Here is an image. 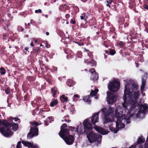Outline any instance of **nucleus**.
I'll list each match as a JSON object with an SVG mask.
<instances>
[{
	"label": "nucleus",
	"instance_id": "cd10ccee",
	"mask_svg": "<svg viewBox=\"0 0 148 148\" xmlns=\"http://www.w3.org/2000/svg\"><path fill=\"white\" fill-rule=\"evenodd\" d=\"M92 76L93 77L92 78V79L94 81L98 79V74L96 72L93 74V75H92Z\"/></svg>",
	"mask_w": 148,
	"mask_h": 148
},
{
	"label": "nucleus",
	"instance_id": "393cba45",
	"mask_svg": "<svg viewBox=\"0 0 148 148\" xmlns=\"http://www.w3.org/2000/svg\"><path fill=\"white\" fill-rule=\"evenodd\" d=\"M96 24V20L94 18H92L89 21V25L90 26H92L95 25Z\"/></svg>",
	"mask_w": 148,
	"mask_h": 148
},
{
	"label": "nucleus",
	"instance_id": "ea45409f",
	"mask_svg": "<svg viewBox=\"0 0 148 148\" xmlns=\"http://www.w3.org/2000/svg\"><path fill=\"white\" fill-rule=\"evenodd\" d=\"M0 73L2 75H4L5 73V71L3 67H1L0 69Z\"/></svg>",
	"mask_w": 148,
	"mask_h": 148
},
{
	"label": "nucleus",
	"instance_id": "864d4df0",
	"mask_svg": "<svg viewBox=\"0 0 148 148\" xmlns=\"http://www.w3.org/2000/svg\"><path fill=\"white\" fill-rule=\"evenodd\" d=\"M31 147V148H39L38 145H33V144Z\"/></svg>",
	"mask_w": 148,
	"mask_h": 148
},
{
	"label": "nucleus",
	"instance_id": "de8ad7c7",
	"mask_svg": "<svg viewBox=\"0 0 148 148\" xmlns=\"http://www.w3.org/2000/svg\"><path fill=\"white\" fill-rule=\"evenodd\" d=\"M80 27L81 28H87V26L85 24H81L80 25Z\"/></svg>",
	"mask_w": 148,
	"mask_h": 148
},
{
	"label": "nucleus",
	"instance_id": "b1692460",
	"mask_svg": "<svg viewBox=\"0 0 148 148\" xmlns=\"http://www.w3.org/2000/svg\"><path fill=\"white\" fill-rule=\"evenodd\" d=\"M22 143L25 146H27L29 147H31L32 146V143L29 142L22 141Z\"/></svg>",
	"mask_w": 148,
	"mask_h": 148
},
{
	"label": "nucleus",
	"instance_id": "f03ea898",
	"mask_svg": "<svg viewBox=\"0 0 148 148\" xmlns=\"http://www.w3.org/2000/svg\"><path fill=\"white\" fill-rule=\"evenodd\" d=\"M128 86L127 84L125 86L124 94L123 97V99L125 102L126 101L127 99H128L129 101L134 100V99L136 100L138 99L139 96L138 91H137L136 92L134 91L133 95H132V92L130 91L129 88H128Z\"/></svg>",
	"mask_w": 148,
	"mask_h": 148
},
{
	"label": "nucleus",
	"instance_id": "4be33fe9",
	"mask_svg": "<svg viewBox=\"0 0 148 148\" xmlns=\"http://www.w3.org/2000/svg\"><path fill=\"white\" fill-rule=\"evenodd\" d=\"M58 103V101L57 99H52L50 104V106L53 107L57 104Z\"/></svg>",
	"mask_w": 148,
	"mask_h": 148
},
{
	"label": "nucleus",
	"instance_id": "7ed1b4c3",
	"mask_svg": "<svg viewBox=\"0 0 148 148\" xmlns=\"http://www.w3.org/2000/svg\"><path fill=\"white\" fill-rule=\"evenodd\" d=\"M18 124L14 123H10L8 121L5 129V133H4L3 136L7 137L11 136L13 134L11 130V127H12V130L14 131H15L18 129Z\"/></svg>",
	"mask_w": 148,
	"mask_h": 148
},
{
	"label": "nucleus",
	"instance_id": "c03bdc74",
	"mask_svg": "<svg viewBox=\"0 0 148 148\" xmlns=\"http://www.w3.org/2000/svg\"><path fill=\"white\" fill-rule=\"evenodd\" d=\"M21 141H19L18 142L16 147V148H21Z\"/></svg>",
	"mask_w": 148,
	"mask_h": 148
},
{
	"label": "nucleus",
	"instance_id": "13d9d810",
	"mask_svg": "<svg viewBox=\"0 0 148 148\" xmlns=\"http://www.w3.org/2000/svg\"><path fill=\"white\" fill-rule=\"evenodd\" d=\"M43 65H44L43 64H42V65L40 66V68L41 69V70L42 71V72L44 71V68L43 67Z\"/></svg>",
	"mask_w": 148,
	"mask_h": 148
},
{
	"label": "nucleus",
	"instance_id": "f3484780",
	"mask_svg": "<svg viewBox=\"0 0 148 148\" xmlns=\"http://www.w3.org/2000/svg\"><path fill=\"white\" fill-rule=\"evenodd\" d=\"M51 90L53 97L54 98L56 97H57V95L59 94L58 89L55 88H53L51 89Z\"/></svg>",
	"mask_w": 148,
	"mask_h": 148
},
{
	"label": "nucleus",
	"instance_id": "2eb2a0df",
	"mask_svg": "<svg viewBox=\"0 0 148 148\" xmlns=\"http://www.w3.org/2000/svg\"><path fill=\"white\" fill-rule=\"evenodd\" d=\"M86 62H87V65L90 66V67L96 66V62L93 60L89 59Z\"/></svg>",
	"mask_w": 148,
	"mask_h": 148
},
{
	"label": "nucleus",
	"instance_id": "f8f14e48",
	"mask_svg": "<svg viewBox=\"0 0 148 148\" xmlns=\"http://www.w3.org/2000/svg\"><path fill=\"white\" fill-rule=\"evenodd\" d=\"M7 121V120H3L2 121L0 120V125L4 126L3 127L0 128V132L3 135L4 133H5V129Z\"/></svg>",
	"mask_w": 148,
	"mask_h": 148
},
{
	"label": "nucleus",
	"instance_id": "5fc2aeb1",
	"mask_svg": "<svg viewBox=\"0 0 148 148\" xmlns=\"http://www.w3.org/2000/svg\"><path fill=\"white\" fill-rule=\"evenodd\" d=\"M144 25L145 27V28L148 27V23H147L146 21H145L144 23Z\"/></svg>",
	"mask_w": 148,
	"mask_h": 148
},
{
	"label": "nucleus",
	"instance_id": "423d86ee",
	"mask_svg": "<svg viewBox=\"0 0 148 148\" xmlns=\"http://www.w3.org/2000/svg\"><path fill=\"white\" fill-rule=\"evenodd\" d=\"M115 116L117 118V120L116 122V127L118 128H123L125 126V125L122 123V121L123 119L122 116H120L119 113L116 112Z\"/></svg>",
	"mask_w": 148,
	"mask_h": 148
},
{
	"label": "nucleus",
	"instance_id": "f704fd0d",
	"mask_svg": "<svg viewBox=\"0 0 148 148\" xmlns=\"http://www.w3.org/2000/svg\"><path fill=\"white\" fill-rule=\"evenodd\" d=\"M30 97L29 94L27 92L24 97V101H28Z\"/></svg>",
	"mask_w": 148,
	"mask_h": 148
},
{
	"label": "nucleus",
	"instance_id": "c85d7f7f",
	"mask_svg": "<svg viewBox=\"0 0 148 148\" xmlns=\"http://www.w3.org/2000/svg\"><path fill=\"white\" fill-rule=\"evenodd\" d=\"M145 138H142L141 137H140L138 139L137 143L138 144H139L145 142Z\"/></svg>",
	"mask_w": 148,
	"mask_h": 148
},
{
	"label": "nucleus",
	"instance_id": "6e6552de",
	"mask_svg": "<svg viewBox=\"0 0 148 148\" xmlns=\"http://www.w3.org/2000/svg\"><path fill=\"white\" fill-rule=\"evenodd\" d=\"M99 113L100 112H99L97 113H94L91 118L88 119L89 122H90V121L89 119H91V122L93 125H95V123L98 122L99 119Z\"/></svg>",
	"mask_w": 148,
	"mask_h": 148
},
{
	"label": "nucleus",
	"instance_id": "a211bd4d",
	"mask_svg": "<svg viewBox=\"0 0 148 148\" xmlns=\"http://www.w3.org/2000/svg\"><path fill=\"white\" fill-rule=\"evenodd\" d=\"M45 79L49 84H51L52 82V77L50 74H47L45 78Z\"/></svg>",
	"mask_w": 148,
	"mask_h": 148
},
{
	"label": "nucleus",
	"instance_id": "37998d69",
	"mask_svg": "<svg viewBox=\"0 0 148 148\" xmlns=\"http://www.w3.org/2000/svg\"><path fill=\"white\" fill-rule=\"evenodd\" d=\"M145 112V110H139V111L138 112V113L137 114H136V117H138L139 115V113H144Z\"/></svg>",
	"mask_w": 148,
	"mask_h": 148
},
{
	"label": "nucleus",
	"instance_id": "9b49d317",
	"mask_svg": "<svg viewBox=\"0 0 148 148\" xmlns=\"http://www.w3.org/2000/svg\"><path fill=\"white\" fill-rule=\"evenodd\" d=\"M69 129L65 128L61 130L58 134L63 139L66 137L65 136L69 134Z\"/></svg>",
	"mask_w": 148,
	"mask_h": 148
},
{
	"label": "nucleus",
	"instance_id": "ddd939ff",
	"mask_svg": "<svg viewBox=\"0 0 148 148\" xmlns=\"http://www.w3.org/2000/svg\"><path fill=\"white\" fill-rule=\"evenodd\" d=\"M139 34H138L136 32H131L130 35L128 36V38L130 39H134L136 40H139Z\"/></svg>",
	"mask_w": 148,
	"mask_h": 148
},
{
	"label": "nucleus",
	"instance_id": "774afa93",
	"mask_svg": "<svg viewBox=\"0 0 148 148\" xmlns=\"http://www.w3.org/2000/svg\"><path fill=\"white\" fill-rule=\"evenodd\" d=\"M44 123H45V125H48V122L47 121V120H45L44 121Z\"/></svg>",
	"mask_w": 148,
	"mask_h": 148
},
{
	"label": "nucleus",
	"instance_id": "58836bf2",
	"mask_svg": "<svg viewBox=\"0 0 148 148\" xmlns=\"http://www.w3.org/2000/svg\"><path fill=\"white\" fill-rule=\"evenodd\" d=\"M116 53V51L115 50L111 49L109 51V54L113 56Z\"/></svg>",
	"mask_w": 148,
	"mask_h": 148
},
{
	"label": "nucleus",
	"instance_id": "20e7f679",
	"mask_svg": "<svg viewBox=\"0 0 148 148\" xmlns=\"http://www.w3.org/2000/svg\"><path fill=\"white\" fill-rule=\"evenodd\" d=\"M30 123L32 127L30 126V132L28 133L27 136V138L29 139L32 138L33 137L38 135V129L37 127L42 124L35 121L30 122Z\"/></svg>",
	"mask_w": 148,
	"mask_h": 148
},
{
	"label": "nucleus",
	"instance_id": "dca6fc26",
	"mask_svg": "<svg viewBox=\"0 0 148 148\" xmlns=\"http://www.w3.org/2000/svg\"><path fill=\"white\" fill-rule=\"evenodd\" d=\"M146 82V77L145 75H144L142 78V85L141 87V91L144 90L145 88Z\"/></svg>",
	"mask_w": 148,
	"mask_h": 148
},
{
	"label": "nucleus",
	"instance_id": "e2e57ef3",
	"mask_svg": "<svg viewBox=\"0 0 148 148\" xmlns=\"http://www.w3.org/2000/svg\"><path fill=\"white\" fill-rule=\"evenodd\" d=\"M132 40V41L133 42H134V43H137V42H139V40H134V39H131Z\"/></svg>",
	"mask_w": 148,
	"mask_h": 148
},
{
	"label": "nucleus",
	"instance_id": "4c0bfd02",
	"mask_svg": "<svg viewBox=\"0 0 148 148\" xmlns=\"http://www.w3.org/2000/svg\"><path fill=\"white\" fill-rule=\"evenodd\" d=\"M109 129L112 132L114 133H116L118 131V130H115L114 128L110 127H109Z\"/></svg>",
	"mask_w": 148,
	"mask_h": 148
},
{
	"label": "nucleus",
	"instance_id": "09e8293b",
	"mask_svg": "<svg viewBox=\"0 0 148 148\" xmlns=\"http://www.w3.org/2000/svg\"><path fill=\"white\" fill-rule=\"evenodd\" d=\"M42 12V10L41 9H39L38 10H35V13H41Z\"/></svg>",
	"mask_w": 148,
	"mask_h": 148
},
{
	"label": "nucleus",
	"instance_id": "473e14b6",
	"mask_svg": "<svg viewBox=\"0 0 148 148\" xmlns=\"http://www.w3.org/2000/svg\"><path fill=\"white\" fill-rule=\"evenodd\" d=\"M83 100L86 102H87L88 103L90 102V95L86 96L85 98H83Z\"/></svg>",
	"mask_w": 148,
	"mask_h": 148
},
{
	"label": "nucleus",
	"instance_id": "a878e982",
	"mask_svg": "<svg viewBox=\"0 0 148 148\" xmlns=\"http://www.w3.org/2000/svg\"><path fill=\"white\" fill-rule=\"evenodd\" d=\"M68 98L67 97L65 96L64 95H62L61 97H60V99L62 102H64L65 101H66L68 100Z\"/></svg>",
	"mask_w": 148,
	"mask_h": 148
},
{
	"label": "nucleus",
	"instance_id": "680f3d73",
	"mask_svg": "<svg viewBox=\"0 0 148 148\" xmlns=\"http://www.w3.org/2000/svg\"><path fill=\"white\" fill-rule=\"evenodd\" d=\"M75 10L77 12H78L79 11V8L77 6L75 7Z\"/></svg>",
	"mask_w": 148,
	"mask_h": 148
},
{
	"label": "nucleus",
	"instance_id": "bf43d9fd",
	"mask_svg": "<svg viewBox=\"0 0 148 148\" xmlns=\"http://www.w3.org/2000/svg\"><path fill=\"white\" fill-rule=\"evenodd\" d=\"M43 66L45 68L46 71H47V70H49V69L50 70H51L48 67V66H45V65H43Z\"/></svg>",
	"mask_w": 148,
	"mask_h": 148
},
{
	"label": "nucleus",
	"instance_id": "39448f33",
	"mask_svg": "<svg viewBox=\"0 0 148 148\" xmlns=\"http://www.w3.org/2000/svg\"><path fill=\"white\" fill-rule=\"evenodd\" d=\"M120 83L116 80L112 81L108 85L109 89L111 91L115 92L118 90L120 87Z\"/></svg>",
	"mask_w": 148,
	"mask_h": 148
},
{
	"label": "nucleus",
	"instance_id": "a18cd8bd",
	"mask_svg": "<svg viewBox=\"0 0 148 148\" xmlns=\"http://www.w3.org/2000/svg\"><path fill=\"white\" fill-rule=\"evenodd\" d=\"M67 126L66 123H64L62 124V125H61V126L60 127V129L61 130H63L64 128L67 127Z\"/></svg>",
	"mask_w": 148,
	"mask_h": 148
},
{
	"label": "nucleus",
	"instance_id": "9d476101",
	"mask_svg": "<svg viewBox=\"0 0 148 148\" xmlns=\"http://www.w3.org/2000/svg\"><path fill=\"white\" fill-rule=\"evenodd\" d=\"M94 128L98 132L103 135L107 134L109 132V131H106L101 127L96 125H95Z\"/></svg>",
	"mask_w": 148,
	"mask_h": 148
},
{
	"label": "nucleus",
	"instance_id": "0eeeda50",
	"mask_svg": "<svg viewBox=\"0 0 148 148\" xmlns=\"http://www.w3.org/2000/svg\"><path fill=\"white\" fill-rule=\"evenodd\" d=\"M107 98L108 104H111L115 102L117 99L116 96L109 91L107 92Z\"/></svg>",
	"mask_w": 148,
	"mask_h": 148
},
{
	"label": "nucleus",
	"instance_id": "49530a36",
	"mask_svg": "<svg viewBox=\"0 0 148 148\" xmlns=\"http://www.w3.org/2000/svg\"><path fill=\"white\" fill-rule=\"evenodd\" d=\"M18 29L19 32H23L24 31V29L21 26H18Z\"/></svg>",
	"mask_w": 148,
	"mask_h": 148
},
{
	"label": "nucleus",
	"instance_id": "5701e85b",
	"mask_svg": "<svg viewBox=\"0 0 148 148\" xmlns=\"http://www.w3.org/2000/svg\"><path fill=\"white\" fill-rule=\"evenodd\" d=\"M102 39L104 41L103 42V45L106 47H108V45L107 43V41L105 40L106 39V35H104L102 36Z\"/></svg>",
	"mask_w": 148,
	"mask_h": 148
},
{
	"label": "nucleus",
	"instance_id": "79ce46f5",
	"mask_svg": "<svg viewBox=\"0 0 148 148\" xmlns=\"http://www.w3.org/2000/svg\"><path fill=\"white\" fill-rule=\"evenodd\" d=\"M5 92L6 94H9L10 92V88L9 87L7 88L5 90Z\"/></svg>",
	"mask_w": 148,
	"mask_h": 148
},
{
	"label": "nucleus",
	"instance_id": "69168bd1",
	"mask_svg": "<svg viewBox=\"0 0 148 148\" xmlns=\"http://www.w3.org/2000/svg\"><path fill=\"white\" fill-rule=\"evenodd\" d=\"M3 38H4L5 39H6V38H6L7 36V34L6 33H4L3 34Z\"/></svg>",
	"mask_w": 148,
	"mask_h": 148
},
{
	"label": "nucleus",
	"instance_id": "6ab92c4d",
	"mask_svg": "<svg viewBox=\"0 0 148 148\" xmlns=\"http://www.w3.org/2000/svg\"><path fill=\"white\" fill-rule=\"evenodd\" d=\"M64 52L66 54H68L66 56V58L67 59H69L71 58V50L68 49H64Z\"/></svg>",
	"mask_w": 148,
	"mask_h": 148
},
{
	"label": "nucleus",
	"instance_id": "338daca9",
	"mask_svg": "<svg viewBox=\"0 0 148 148\" xmlns=\"http://www.w3.org/2000/svg\"><path fill=\"white\" fill-rule=\"evenodd\" d=\"M70 15L69 14H67L65 15V17L66 18H68L70 17Z\"/></svg>",
	"mask_w": 148,
	"mask_h": 148
},
{
	"label": "nucleus",
	"instance_id": "c756f323",
	"mask_svg": "<svg viewBox=\"0 0 148 148\" xmlns=\"http://www.w3.org/2000/svg\"><path fill=\"white\" fill-rule=\"evenodd\" d=\"M87 18V16L86 15V13H84L82 14V15L80 16V18L81 19L83 20L84 19L85 21H86V23H88V21H87L86 20V18Z\"/></svg>",
	"mask_w": 148,
	"mask_h": 148
},
{
	"label": "nucleus",
	"instance_id": "052dcab7",
	"mask_svg": "<svg viewBox=\"0 0 148 148\" xmlns=\"http://www.w3.org/2000/svg\"><path fill=\"white\" fill-rule=\"evenodd\" d=\"M143 6L145 9L148 10V5H145Z\"/></svg>",
	"mask_w": 148,
	"mask_h": 148
},
{
	"label": "nucleus",
	"instance_id": "2f4dec72",
	"mask_svg": "<svg viewBox=\"0 0 148 148\" xmlns=\"http://www.w3.org/2000/svg\"><path fill=\"white\" fill-rule=\"evenodd\" d=\"M33 50L38 54L40 51V47H34L33 48Z\"/></svg>",
	"mask_w": 148,
	"mask_h": 148
},
{
	"label": "nucleus",
	"instance_id": "0e129e2a",
	"mask_svg": "<svg viewBox=\"0 0 148 148\" xmlns=\"http://www.w3.org/2000/svg\"><path fill=\"white\" fill-rule=\"evenodd\" d=\"M68 127L71 130H73L75 129V127L71 126H68Z\"/></svg>",
	"mask_w": 148,
	"mask_h": 148
},
{
	"label": "nucleus",
	"instance_id": "a19ab883",
	"mask_svg": "<svg viewBox=\"0 0 148 148\" xmlns=\"http://www.w3.org/2000/svg\"><path fill=\"white\" fill-rule=\"evenodd\" d=\"M89 71L92 73V75H93V74L96 72L94 68H92L91 69H89Z\"/></svg>",
	"mask_w": 148,
	"mask_h": 148
},
{
	"label": "nucleus",
	"instance_id": "c9c22d12",
	"mask_svg": "<svg viewBox=\"0 0 148 148\" xmlns=\"http://www.w3.org/2000/svg\"><path fill=\"white\" fill-rule=\"evenodd\" d=\"M132 90H136L138 89V86L136 84L134 83L132 84Z\"/></svg>",
	"mask_w": 148,
	"mask_h": 148
},
{
	"label": "nucleus",
	"instance_id": "72a5a7b5",
	"mask_svg": "<svg viewBox=\"0 0 148 148\" xmlns=\"http://www.w3.org/2000/svg\"><path fill=\"white\" fill-rule=\"evenodd\" d=\"M59 9L60 10L62 11H65L67 8L66 7L63 6V5H60L59 7Z\"/></svg>",
	"mask_w": 148,
	"mask_h": 148
},
{
	"label": "nucleus",
	"instance_id": "3c124183",
	"mask_svg": "<svg viewBox=\"0 0 148 148\" xmlns=\"http://www.w3.org/2000/svg\"><path fill=\"white\" fill-rule=\"evenodd\" d=\"M112 0H106L105 2V3H108L110 4H111L112 3Z\"/></svg>",
	"mask_w": 148,
	"mask_h": 148
},
{
	"label": "nucleus",
	"instance_id": "f257e3e1",
	"mask_svg": "<svg viewBox=\"0 0 148 148\" xmlns=\"http://www.w3.org/2000/svg\"><path fill=\"white\" fill-rule=\"evenodd\" d=\"M83 124L84 132L86 134L87 138L90 143H93L99 139V136L92 131L93 126L88 119H85L83 122Z\"/></svg>",
	"mask_w": 148,
	"mask_h": 148
},
{
	"label": "nucleus",
	"instance_id": "8fccbe9b",
	"mask_svg": "<svg viewBox=\"0 0 148 148\" xmlns=\"http://www.w3.org/2000/svg\"><path fill=\"white\" fill-rule=\"evenodd\" d=\"M127 100H127L125 102L124 101V103H123L122 104V106H123V107L124 108H127V104L126 103H125L126 102Z\"/></svg>",
	"mask_w": 148,
	"mask_h": 148
},
{
	"label": "nucleus",
	"instance_id": "412c9836",
	"mask_svg": "<svg viewBox=\"0 0 148 148\" xmlns=\"http://www.w3.org/2000/svg\"><path fill=\"white\" fill-rule=\"evenodd\" d=\"M14 119L15 121V122L17 121H18V123H20V120L19 119L18 117H15L14 118H13L12 117H10L9 118L7 119V121L10 122H12L13 119Z\"/></svg>",
	"mask_w": 148,
	"mask_h": 148
},
{
	"label": "nucleus",
	"instance_id": "1a4fd4ad",
	"mask_svg": "<svg viewBox=\"0 0 148 148\" xmlns=\"http://www.w3.org/2000/svg\"><path fill=\"white\" fill-rule=\"evenodd\" d=\"M66 143L68 145H72L75 140V138L73 136L70 135L66 136L65 138L63 139Z\"/></svg>",
	"mask_w": 148,
	"mask_h": 148
},
{
	"label": "nucleus",
	"instance_id": "4468645a",
	"mask_svg": "<svg viewBox=\"0 0 148 148\" xmlns=\"http://www.w3.org/2000/svg\"><path fill=\"white\" fill-rule=\"evenodd\" d=\"M111 116V114L110 113H108L107 114H106L104 117V124H106L107 123L110 122H112L111 119L110 117Z\"/></svg>",
	"mask_w": 148,
	"mask_h": 148
},
{
	"label": "nucleus",
	"instance_id": "6e6d98bb",
	"mask_svg": "<svg viewBox=\"0 0 148 148\" xmlns=\"http://www.w3.org/2000/svg\"><path fill=\"white\" fill-rule=\"evenodd\" d=\"M57 69H58V68L57 67H53V69H52V72H53V71L54 72H56L57 71Z\"/></svg>",
	"mask_w": 148,
	"mask_h": 148
},
{
	"label": "nucleus",
	"instance_id": "4d7b16f0",
	"mask_svg": "<svg viewBox=\"0 0 148 148\" xmlns=\"http://www.w3.org/2000/svg\"><path fill=\"white\" fill-rule=\"evenodd\" d=\"M112 7H113V9L115 11H117V8L116 6L115 5H112Z\"/></svg>",
	"mask_w": 148,
	"mask_h": 148
},
{
	"label": "nucleus",
	"instance_id": "7c9ffc66",
	"mask_svg": "<svg viewBox=\"0 0 148 148\" xmlns=\"http://www.w3.org/2000/svg\"><path fill=\"white\" fill-rule=\"evenodd\" d=\"M117 44L121 47L123 48L125 46V42L121 41H119L117 42Z\"/></svg>",
	"mask_w": 148,
	"mask_h": 148
},
{
	"label": "nucleus",
	"instance_id": "aec40b11",
	"mask_svg": "<svg viewBox=\"0 0 148 148\" xmlns=\"http://www.w3.org/2000/svg\"><path fill=\"white\" fill-rule=\"evenodd\" d=\"M66 84L69 87L72 86L75 84V82L71 79H68L66 82Z\"/></svg>",
	"mask_w": 148,
	"mask_h": 148
},
{
	"label": "nucleus",
	"instance_id": "e433bc0d",
	"mask_svg": "<svg viewBox=\"0 0 148 148\" xmlns=\"http://www.w3.org/2000/svg\"><path fill=\"white\" fill-rule=\"evenodd\" d=\"M23 90L24 92L27 91L29 89V88L26 86V85L23 84L22 86Z\"/></svg>",
	"mask_w": 148,
	"mask_h": 148
},
{
	"label": "nucleus",
	"instance_id": "603ef678",
	"mask_svg": "<svg viewBox=\"0 0 148 148\" xmlns=\"http://www.w3.org/2000/svg\"><path fill=\"white\" fill-rule=\"evenodd\" d=\"M70 23L72 24H75L76 23L75 21L73 19H71L70 21Z\"/></svg>",
	"mask_w": 148,
	"mask_h": 148
},
{
	"label": "nucleus",
	"instance_id": "bb28decb",
	"mask_svg": "<svg viewBox=\"0 0 148 148\" xmlns=\"http://www.w3.org/2000/svg\"><path fill=\"white\" fill-rule=\"evenodd\" d=\"M98 91L99 90L97 88L95 89L94 90H92L90 93V96L92 97L95 96Z\"/></svg>",
	"mask_w": 148,
	"mask_h": 148
}]
</instances>
